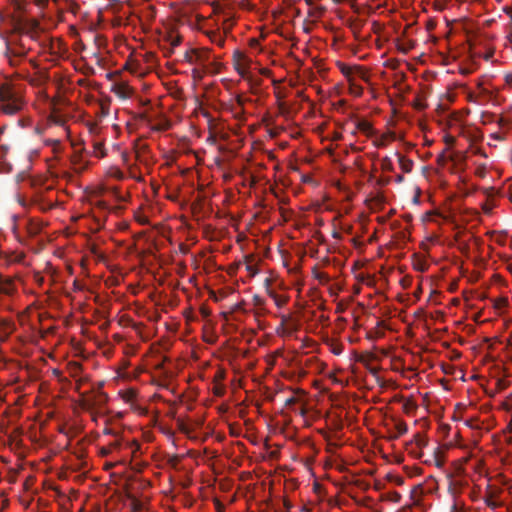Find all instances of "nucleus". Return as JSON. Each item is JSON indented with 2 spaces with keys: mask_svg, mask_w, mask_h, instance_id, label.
<instances>
[{
  "mask_svg": "<svg viewBox=\"0 0 512 512\" xmlns=\"http://www.w3.org/2000/svg\"><path fill=\"white\" fill-rule=\"evenodd\" d=\"M23 106L21 96L11 87L4 85L0 88V108L6 114H14Z\"/></svg>",
  "mask_w": 512,
  "mask_h": 512,
  "instance_id": "nucleus-1",
  "label": "nucleus"
},
{
  "mask_svg": "<svg viewBox=\"0 0 512 512\" xmlns=\"http://www.w3.org/2000/svg\"><path fill=\"white\" fill-rule=\"evenodd\" d=\"M341 71L349 82L350 93L355 96H360L362 94V86L358 81H366V72L359 66H343Z\"/></svg>",
  "mask_w": 512,
  "mask_h": 512,
  "instance_id": "nucleus-2",
  "label": "nucleus"
},
{
  "mask_svg": "<svg viewBox=\"0 0 512 512\" xmlns=\"http://www.w3.org/2000/svg\"><path fill=\"white\" fill-rule=\"evenodd\" d=\"M233 65L242 78L250 79L252 77L254 62L244 52L237 50L233 53Z\"/></svg>",
  "mask_w": 512,
  "mask_h": 512,
  "instance_id": "nucleus-3",
  "label": "nucleus"
},
{
  "mask_svg": "<svg viewBox=\"0 0 512 512\" xmlns=\"http://www.w3.org/2000/svg\"><path fill=\"white\" fill-rule=\"evenodd\" d=\"M111 90L118 97L123 98V99L129 98L132 95V93H133V90L129 86V84L127 82H124V81H120V82L114 83L112 85V89Z\"/></svg>",
  "mask_w": 512,
  "mask_h": 512,
  "instance_id": "nucleus-4",
  "label": "nucleus"
},
{
  "mask_svg": "<svg viewBox=\"0 0 512 512\" xmlns=\"http://www.w3.org/2000/svg\"><path fill=\"white\" fill-rule=\"evenodd\" d=\"M48 108H49L50 114L47 119V125L62 123L63 118L59 114L58 104L54 100H48Z\"/></svg>",
  "mask_w": 512,
  "mask_h": 512,
  "instance_id": "nucleus-5",
  "label": "nucleus"
},
{
  "mask_svg": "<svg viewBox=\"0 0 512 512\" xmlns=\"http://www.w3.org/2000/svg\"><path fill=\"white\" fill-rule=\"evenodd\" d=\"M507 299L506 298H498L494 302V307L498 310H501L507 306Z\"/></svg>",
  "mask_w": 512,
  "mask_h": 512,
  "instance_id": "nucleus-6",
  "label": "nucleus"
},
{
  "mask_svg": "<svg viewBox=\"0 0 512 512\" xmlns=\"http://www.w3.org/2000/svg\"><path fill=\"white\" fill-rule=\"evenodd\" d=\"M122 397L126 402H131L135 397V392L133 390L125 391L122 393Z\"/></svg>",
  "mask_w": 512,
  "mask_h": 512,
  "instance_id": "nucleus-7",
  "label": "nucleus"
},
{
  "mask_svg": "<svg viewBox=\"0 0 512 512\" xmlns=\"http://www.w3.org/2000/svg\"><path fill=\"white\" fill-rule=\"evenodd\" d=\"M507 13H508V15H509V17H510V26H511V31H510V35H509V37H510V39H511V41H512V9H510Z\"/></svg>",
  "mask_w": 512,
  "mask_h": 512,
  "instance_id": "nucleus-8",
  "label": "nucleus"
},
{
  "mask_svg": "<svg viewBox=\"0 0 512 512\" xmlns=\"http://www.w3.org/2000/svg\"><path fill=\"white\" fill-rule=\"evenodd\" d=\"M398 430H399V433H404V432H406V430H407L406 425H404V424H400V425L398 426Z\"/></svg>",
  "mask_w": 512,
  "mask_h": 512,
  "instance_id": "nucleus-9",
  "label": "nucleus"
},
{
  "mask_svg": "<svg viewBox=\"0 0 512 512\" xmlns=\"http://www.w3.org/2000/svg\"><path fill=\"white\" fill-rule=\"evenodd\" d=\"M43 130H44V127H43V126H41V125H37V127H36V131H37L38 133H41Z\"/></svg>",
  "mask_w": 512,
  "mask_h": 512,
  "instance_id": "nucleus-10",
  "label": "nucleus"
}]
</instances>
